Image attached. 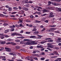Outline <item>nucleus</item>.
<instances>
[{"label": "nucleus", "mask_w": 61, "mask_h": 61, "mask_svg": "<svg viewBox=\"0 0 61 61\" xmlns=\"http://www.w3.org/2000/svg\"><path fill=\"white\" fill-rule=\"evenodd\" d=\"M49 22V21L48 20H46L45 21V22L46 23H48Z\"/></svg>", "instance_id": "49530a36"}, {"label": "nucleus", "mask_w": 61, "mask_h": 61, "mask_svg": "<svg viewBox=\"0 0 61 61\" xmlns=\"http://www.w3.org/2000/svg\"><path fill=\"white\" fill-rule=\"evenodd\" d=\"M55 33H59L60 32L58 31H54Z\"/></svg>", "instance_id": "4c0bfd02"}, {"label": "nucleus", "mask_w": 61, "mask_h": 61, "mask_svg": "<svg viewBox=\"0 0 61 61\" xmlns=\"http://www.w3.org/2000/svg\"><path fill=\"white\" fill-rule=\"evenodd\" d=\"M5 7H6V8H9V6L8 5H6L5 6Z\"/></svg>", "instance_id": "603ef678"}, {"label": "nucleus", "mask_w": 61, "mask_h": 61, "mask_svg": "<svg viewBox=\"0 0 61 61\" xmlns=\"http://www.w3.org/2000/svg\"><path fill=\"white\" fill-rule=\"evenodd\" d=\"M16 13H17V12H12V14H16Z\"/></svg>", "instance_id": "3c124183"}, {"label": "nucleus", "mask_w": 61, "mask_h": 61, "mask_svg": "<svg viewBox=\"0 0 61 61\" xmlns=\"http://www.w3.org/2000/svg\"><path fill=\"white\" fill-rule=\"evenodd\" d=\"M25 21L26 22H31V21L30 20H25Z\"/></svg>", "instance_id": "de8ad7c7"}, {"label": "nucleus", "mask_w": 61, "mask_h": 61, "mask_svg": "<svg viewBox=\"0 0 61 61\" xmlns=\"http://www.w3.org/2000/svg\"><path fill=\"white\" fill-rule=\"evenodd\" d=\"M28 39H24L23 40L24 41H27Z\"/></svg>", "instance_id": "680f3d73"}, {"label": "nucleus", "mask_w": 61, "mask_h": 61, "mask_svg": "<svg viewBox=\"0 0 61 61\" xmlns=\"http://www.w3.org/2000/svg\"><path fill=\"white\" fill-rule=\"evenodd\" d=\"M47 46H48V47H51V43H48L47 44Z\"/></svg>", "instance_id": "4468645a"}, {"label": "nucleus", "mask_w": 61, "mask_h": 61, "mask_svg": "<svg viewBox=\"0 0 61 61\" xmlns=\"http://www.w3.org/2000/svg\"><path fill=\"white\" fill-rule=\"evenodd\" d=\"M18 9L19 10H22V7L20 6H19L18 7Z\"/></svg>", "instance_id": "2f4dec72"}, {"label": "nucleus", "mask_w": 61, "mask_h": 61, "mask_svg": "<svg viewBox=\"0 0 61 61\" xmlns=\"http://www.w3.org/2000/svg\"><path fill=\"white\" fill-rule=\"evenodd\" d=\"M15 41L16 42H20V40H15Z\"/></svg>", "instance_id": "4be33fe9"}, {"label": "nucleus", "mask_w": 61, "mask_h": 61, "mask_svg": "<svg viewBox=\"0 0 61 61\" xmlns=\"http://www.w3.org/2000/svg\"><path fill=\"white\" fill-rule=\"evenodd\" d=\"M20 51H24V52H25V50L24 49H22L20 50Z\"/></svg>", "instance_id": "5fc2aeb1"}, {"label": "nucleus", "mask_w": 61, "mask_h": 61, "mask_svg": "<svg viewBox=\"0 0 61 61\" xmlns=\"http://www.w3.org/2000/svg\"><path fill=\"white\" fill-rule=\"evenodd\" d=\"M57 59H58V60H59V61H61V58H58Z\"/></svg>", "instance_id": "bf43d9fd"}, {"label": "nucleus", "mask_w": 61, "mask_h": 61, "mask_svg": "<svg viewBox=\"0 0 61 61\" xmlns=\"http://www.w3.org/2000/svg\"><path fill=\"white\" fill-rule=\"evenodd\" d=\"M36 30H37V29L36 28H33V29L32 30V31H36Z\"/></svg>", "instance_id": "6ab92c4d"}, {"label": "nucleus", "mask_w": 61, "mask_h": 61, "mask_svg": "<svg viewBox=\"0 0 61 61\" xmlns=\"http://www.w3.org/2000/svg\"><path fill=\"white\" fill-rule=\"evenodd\" d=\"M54 53H51L49 54V55L50 56H53V55H54Z\"/></svg>", "instance_id": "a18cd8bd"}, {"label": "nucleus", "mask_w": 61, "mask_h": 61, "mask_svg": "<svg viewBox=\"0 0 61 61\" xmlns=\"http://www.w3.org/2000/svg\"><path fill=\"white\" fill-rule=\"evenodd\" d=\"M38 33H39V32L37 31H36L34 32V34H38Z\"/></svg>", "instance_id": "412c9836"}, {"label": "nucleus", "mask_w": 61, "mask_h": 61, "mask_svg": "<svg viewBox=\"0 0 61 61\" xmlns=\"http://www.w3.org/2000/svg\"><path fill=\"white\" fill-rule=\"evenodd\" d=\"M53 5H55V6H56L57 5H58V4L54 3L53 4Z\"/></svg>", "instance_id": "a878e982"}, {"label": "nucleus", "mask_w": 61, "mask_h": 61, "mask_svg": "<svg viewBox=\"0 0 61 61\" xmlns=\"http://www.w3.org/2000/svg\"><path fill=\"white\" fill-rule=\"evenodd\" d=\"M15 27V26L14 25H13V26H10V27L11 28H13L14 27Z\"/></svg>", "instance_id": "2eb2a0df"}, {"label": "nucleus", "mask_w": 61, "mask_h": 61, "mask_svg": "<svg viewBox=\"0 0 61 61\" xmlns=\"http://www.w3.org/2000/svg\"><path fill=\"white\" fill-rule=\"evenodd\" d=\"M8 25V24L7 23H4V24L3 25L4 26H6V25Z\"/></svg>", "instance_id": "e433bc0d"}, {"label": "nucleus", "mask_w": 61, "mask_h": 61, "mask_svg": "<svg viewBox=\"0 0 61 61\" xmlns=\"http://www.w3.org/2000/svg\"><path fill=\"white\" fill-rule=\"evenodd\" d=\"M15 48L16 50H18V49H20V46H15Z\"/></svg>", "instance_id": "39448f33"}, {"label": "nucleus", "mask_w": 61, "mask_h": 61, "mask_svg": "<svg viewBox=\"0 0 61 61\" xmlns=\"http://www.w3.org/2000/svg\"><path fill=\"white\" fill-rule=\"evenodd\" d=\"M1 39H4L5 38V36L2 35L0 36Z\"/></svg>", "instance_id": "ddd939ff"}, {"label": "nucleus", "mask_w": 61, "mask_h": 61, "mask_svg": "<svg viewBox=\"0 0 61 61\" xmlns=\"http://www.w3.org/2000/svg\"><path fill=\"white\" fill-rule=\"evenodd\" d=\"M11 44L12 45H16V43L12 42H11Z\"/></svg>", "instance_id": "c9c22d12"}, {"label": "nucleus", "mask_w": 61, "mask_h": 61, "mask_svg": "<svg viewBox=\"0 0 61 61\" xmlns=\"http://www.w3.org/2000/svg\"><path fill=\"white\" fill-rule=\"evenodd\" d=\"M23 32H24V31L23 30H21L20 32V33H23Z\"/></svg>", "instance_id": "052dcab7"}, {"label": "nucleus", "mask_w": 61, "mask_h": 61, "mask_svg": "<svg viewBox=\"0 0 61 61\" xmlns=\"http://www.w3.org/2000/svg\"><path fill=\"white\" fill-rule=\"evenodd\" d=\"M20 44H24V43L23 41H22L20 42Z\"/></svg>", "instance_id": "7c9ffc66"}, {"label": "nucleus", "mask_w": 61, "mask_h": 61, "mask_svg": "<svg viewBox=\"0 0 61 61\" xmlns=\"http://www.w3.org/2000/svg\"><path fill=\"white\" fill-rule=\"evenodd\" d=\"M11 17H14L15 18V16H14V15H12L11 16Z\"/></svg>", "instance_id": "69168bd1"}, {"label": "nucleus", "mask_w": 61, "mask_h": 61, "mask_svg": "<svg viewBox=\"0 0 61 61\" xmlns=\"http://www.w3.org/2000/svg\"><path fill=\"white\" fill-rule=\"evenodd\" d=\"M30 33H31L30 32H27L25 33L26 34H30Z\"/></svg>", "instance_id": "473e14b6"}, {"label": "nucleus", "mask_w": 61, "mask_h": 61, "mask_svg": "<svg viewBox=\"0 0 61 61\" xmlns=\"http://www.w3.org/2000/svg\"><path fill=\"white\" fill-rule=\"evenodd\" d=\"M37 47H38V48H41L43 47L42 46H37Z\"/></svg>", "instance_id": "c756f323"}, {"label": "nucleus", "mask_w": 61, "mask_h": 61, "mask_svg": "<svg viewBox=\"0 0 61 61\" xmlns=\"http://www.w3.org/2000/svg\"><path fill=\"white\" fill-rule=\"evenodd\" d=\"M52 31V29H51V28L50 29L48 30H47V31L48 32H51Z\"/></svg>", "instance_id": "393cba45"}, {"label": "nucleus", "mask_w": 61, "mask_h": 61, "mask_svg": "<svg viewBox=\"0 0 61 61\" xmlns=\"http://www.w3.org/2000/svg\"><path fill=\"white\" fill-rule=\"evenodd\" d=\"M55 46L53 45H51V48H55Z\"/></svg>", "instance_id": "f3484780"}, {"label": "nucleus", "mask_w": 61, "mask_h": 61, "mask_svg": "<svg viewBox=\"0 0 61 61\" xmlns=\"http://www.w3.org/2000/svg\"><path fill=\"white\" fill-rule=\"evenodd\" d=\"M55 54H58V53H57V51H55L54 52Z\"/></svg>", "instance_id": "338daca9"}, {"label": "nucleus", "mask_w": 61, "mask_h": 61, "mask_svg": "<svg viewBox=\"0 0 61 61\" xmlns=\"http://www.w3.org/2000/svg\"><path fill=\"white\" fill-rule=\"evenodd\" d=\"M54 47H55L54 48L56 49H59V48L58 47L56 46Z\"/></svg>", "instance_id": "37998d69"}, {"label": "nucleus", "mask_w": 61, "mask_h": 61, "mask_svg": "<svg viewBox=\"0 0 61 61\" xmlns=\"http://www.w3.org/2000/svg\"><path fill=\"white\" fill-rule=\"evenodd\" d=\"M57 10H58L59 11H60L61 12V8H57Z\"/></svg>", "instance_id": "bb28decb"}, {"label": "nucleus", "mask_w": 61, "mask_h": 61, "mask_svg": "<svg viewBox=\"0 0 61 61\" xmlns=\"http://www.w3.org/2000/svg\"><path fill=\"white\" fill-rule=\"evenodd\" d=\"M19 25L20 27H22V26H23V25H22V23L20 24Z\"/></svg>", "instance_id": "6e6d98bb"}, {"label": "nucleus", "mask_w": 61, "mask_h": 61, "mask_svg": "<svg viewBox=\"0 0 61 61\" xmlns=\"http://www.w3.org/2000/svg\"><path fill=\"white\" fill-rule=\"evenodd\" d=\"M51 29L52 30H55L56 29V28H51Z\"/></svg>", "instance_id": "f704fd0d"}, {"label": "nucleus", "mask_w": 61, "mask_h": 61, "mask_svg": "<svg viewBox=\"0 0 61 61\" xmlns=\"http://www.w3.org/2000/svg\"><path fill=\"white\" fill-rule=\"evenodd\" d=\"M30 44L31 42H27L26 43H25V44L26 45H30Z\"/></svg>", "instance_id": "f8f14e48"}, {"label": "nucleus", "mask_w": 61, "mask_h": 61, "mask_svg": "<svg viewBox=\"0 0 61 61\" xmlns=\"http://www.w3.org/2000/svg\"><path fill=\"white\" fill-rule=\"evenodd\" d=\"M13 9L15 10H17L18 9V8L16 7H14L13 8Z\"/></svg>", "instance_id": "72a5a7b5"}, {"label": "nucleus", "mask_w": 61, "mask_h": 61, "mask_svg": "<svg viewBox=\"0 0 61 61\" xmlns=\"http://www.w3.org/2000/svg\"><path fill=\"white\" fill-rule=\"evenodd\" d=\"M9 55H13V53L10 52L9 53Z\"/></svg>", "instance_id": "09e8293b"}, {"label": "nucleus", "mask_w": 61, "mask_h": 61, "mask_svg": "<svg viewBox=\"0 0 61 61\" xmlns=\"http://www.w3.org/2000/svg\"><path fill=\"white\" fill-rule=\"evenodd\" d=\"M40 59L41 60H44L45 59L44 58H41Z\"/></svg>", "instance_id": "c03bdc74"}, {"label": "nucleus", "mask_w": 61, "mask_h": 61, "mask_svg": "<svg viewBox=\"0 0 61 61\" xmlns=\"http://www.w3.org/2000/svg\"><path fill=\"white\" fill-rule=\"evenodd\" d=\"M22 9L25 11H28V9L27 8L23 7L22 8Z\"/></svg>", "instance_id": "1a4fd4ad"}, {"label": "nucleus", "mask_w": 61, "mask_h": 61, "mask_svg": "<svg viewBox=\"0 0 61 61\" xmlns=\"http://www.w3.org/2000/svg\"><path fill=\"white\" fill-rule=\"evenodd\" d=\"M30 18H33L34 17V16L33 15H31L30 16Z\"/></svg>", "instance_id": "864d4df0"}, {"label": "nucleus", "mask_w": 61, "mask_h": 61, "mask_svg": "<svg viewBox=\"0 0 61 61\" xmlns=\"http://www.w3.org/2000/svg\"><path fill=\"white\" fill-rule=\"evenodd\" d=\"M47 49H48V50H50V51H52V50L50 49L49 48H47Z\"/></svg>", "instance_id": "79ce46f5"}, {"label": "nucleus", "mask_w": 61, "mask_h": 61, "mask_svg": "<svg viewBox=\"0 0 61 61\" xmlns=\"http://www.w3.org/2000/svg\"><path fill=\"white\" fill-rule=\"evenodd\" d=\"M20 14V15H22L24 13V11L23 10H21L19 12Z\"/></svg>", "instance_id": "423d86ee"}, {"label": "nucleus", "mask_w": 61, "mask_h": 61, "mask_svg": "<svg viewBox=\"0 0 61 61\" xmlns=\"http://www.w3.org/2000/svg\"><path fill=\"white\" fill-rule=\"evenodd\" d=\"M27 41H28L29 42H31V41L30 40L28 39L27 40Z\"/></svg>", "instance_id": "e2e57ef3"}, {"label": "nucleus", "mask_w": 61, "mask_h": 61, "mask_svg": "<svg viewBox=\"0 0 61 61\" xmlns=\"http://www.w3.org/2000/svg\"><path fill=\"white\" fill-rule=\"evenodd\" d=\"M48 4L50 6V5L51 4H52V2H51L49 1L48 2Z\"/></svg>", "instance_id": "dca6fc26"}, {"label": "nucleus", "mask_w": 61, "mask_h": 61, "mask_svg": "<svg viewBox=\"0 0 61 61\" xmlns=\"http://www.w3.org/2000/svg\"><path fill=\"white\" fill-rule=\"evenodd\" d=\"M45 20H46V18H44V17L42 18V21H45Z\"/></svg>", "instance_id": "c85d7f7f"}, {"label": "nucleus", "mask_w": 61, "mask_h": 61, "mask_svg": "<svg viewBox=\"0 0 61 61\" xmlns=\"http://www.w3.org/2000/svg\"><path fill=\"white\" fill-rule=\"evenodd\" d=\"M5 41H2L0 43L2 45H4V44H5Z\"/></svg>", "instance_id": "5701e85b"}, {"label": "nucleus", "mask_w": 61, "mask_h": 61, "mask_svg": "<svg viewBox=\"0 0 61 61\" xmlns=\"http://www.w3.org/2000/svg\"><path fill=\"white\" fill-rule=\"evenodd\" d=\"M33 1H30L28 3H30V4H32V3H33Z\"/></svg>", "instance_id": "8fccbe9b"}, {"label": "nucleus", "mask_w": 61, "mask_h": 61, "mask_svg": "<svg viewBox=\"0 0 61 61\" xmlns=\"http://www.w3.org/2000/svg\"><path fill=\"white\" fill-rule=\"evenodd\" d=\"M9 32V30H5V33H8V32Z\"/></svg>", "instance_id": "a211bd4d"}, {"label": "nucleus", "mask_w": 61, "mask_h": 61, "mask_svg": "<svg viewBox=\"0 0 61 61\" xmlns=\"http://www.w3.org/2000/svg\"><path fill=\"white\" fill-rule=\"evenodd\" d=\"M5 49L6 50V51L7 52H10L11 51V49L6 47H5Z\"/></svg>", "instance_id": "20e7f679"}, {"label": "nucleus", "mask_w": 61, "mask_h": 61, "mask_svg": "<svg viewBox=\"0 0 61 61\" xmlns=\"http://www.w3.org/2000/svg\"><path fill=\"white\" fill-rule=\"evenodd\" d=\"M33 25L32 24H30L29 25H28V26H29V27H33Z\"/></svg>", "instance_id": "cd10ccee"}, {"label": "nucleus", "mask_w": 61, "mask_h": 61, "mask_svg": "<svg viewBox=\"0 0 61 61\" xmlns=\"http://www.w3.org/2000/svg\"><path fill=\"white\" fill-rule=\"evenodd\" d=\"M47 9H50L51 10H54V7H48L47 8Z\"/></svg>", "instance_id": "6e6552de"}, {"label": "nucleus", "mask_w": 61, "mask_h": 61, "mask_svg": "<svg viewBox=\"0 0 61 61\" xmlns=\"http://www.w3.org/2000/svg\"><path fill=\"white\" fill-rule=\"evenodd\" d=\"M45 43V42L44 41H42L41 43V44H44V43Z\"/></svg>", "instance_id": "4d7b16f0"}, {"label": "nucleus", "mask_w": 61, "mask_h": 61, "mask_svg": "<svg viewBox=\"0 0 61 61\" xmlns=\"http://www.w3.org/2000/svg\"><path fill=\"white\" fill-rule=\"evenodd\" d=\"M12 8H11L10 7L9 8L8 10L9 11H12Z\"/></svg>", "instance_id": "aec40b11"}, {"label": "nucleus", "mask_w": 61, "mask_h": 61, "mask_svg": "<svg viewBox=\"0 0 61 61\" xmlns=\"http://www.w3.org/2000/svg\"><path fill=\"white\" fill-rule=\"evenodd\" d=\"M53 13L51 12L50 13L49 15V17H54V15H53Z\"/></svg>", "instance_id": "f03ea898"}, {"label": "nucleus", "mask_w": 61, "mask_h": 61, "mask_svg": "<svg viewBox=\"0 0 61 61\" xmlns=\"http://www.w3.org/2000/svg\"><path fill=\"white\" fill-rule=\"evenodd\" d=\"M30 38H36V37L34 36H32L30 37Z\"/></svg>", "instance_id": "9b49d317"}, {"label": "nucleus", "mask_w": 61, "mask_h": 61, "mask_svg": "<svg viewBox=\"0 0 61 61\" xmlns=\"http://www.w3.org/2000/svg\"><path fill=\"white\" fill-rule=\"evenodd\" d=\"M15 35H17L18 36H22V35L20 33H14L11 34V36H14Z\"/></svg>", "instance_id": "f257e3e1"}, {"label": "nucleus", "mask_w": 61, "mask_h": 61, "mask_svg": "<svg viewBox=\"0 0 61 61\" xmlns=\"http://www.w3.org/2000/svg\"><path fill=\"white\" fill-rule=\"evenodd\" d=\"M19 20L20 23H23V20H22L21 19H19Z\"/></svg>", "instance_id": "b1692460"}, {"label": "nucleus", "mask_w": 61, "mask_h": 61, "mask_svg": "<svg viewBox=\"0 0 61 61\" xmlns=\"http://www.w3.org/2000/svg\"><path fill=\"white\" fill-rule=\"evenodd\" d=\"M49 10L48 9H44L43 10V13H45L46 12H49Z\"/></svg>", "instance_id": "0eeeda50"}, {"label": "nucleus", "mask_w": 61, "mask_h": 61, "mask_svg": "<svg viewBox=\"0 0 61 61\" xmlns=\"http://www.w3.org/2000/svg\"><path fill=\"white\" fill-rule=\"evenodd\" d=\"M11 44V43L10 42H7V43H6V44H7V45Z\"/></svg>", "instance_id": "13d9d810"}, {"label": "nucleus", "mask_w": 61, "mask_h": 61, "mask_svg": "<svg viewBox=\"0 0 61 61\" xmlns=\"http://www.w3.org/2000/svg\"><path fill=\"white\" fill-rule=\"evenodd\" d=\"M22 3L23 4H27L28 3V0H23L22 1Z\"/></svg>", "instance_id": "7ed1b4c3"}, {"label": "nucleus", "mask_w": 61, "mask_h": 61, "mask_svg": "<svg viewBox=\"0 0 61 61\" xmlns=\"http://www.w3.org/2000/svg\"><path fill=\"white\" fill-rule=\"evenodd\" d=\"M4 49V48L3 47H1V49H0V51H2Z\"/></svg>", "instance_id": "ea45409f"}, {"label": "nucleus", "mask_w": 61, "mask_h": 61, "mask_svg": "<svg viewBox=\"0 0 61 61\" xmlns=\"http://www.w3.org/2000/svg\"><path fill=\"white\" fill-rule=\"evenodd\" d=\"M35 22L36 23H40L41 21L39 20H36L35 21Z\"/></svg>", "instance_id": "58836bf2"}, {"label": "nucleus", "mask_w": 61, "mask_h": 61, "mask_svg": "<svg viewBox=\"0 0 61 61\" xmlns=\"http://www.w3.org/2000/svg\"><path fill=\"white\" fill-rule=\"evenodd\" d=\"M33 53L34 54H35V53H36V51H34L33 52Z\"/></svg>", "instance_id": "0e129e2a"}, {"label": "nucleus", "mask_w": 61, "mask_h": 61, "mask_svg": "<svg viewBox=\"0 0 61 61\" xmlns=\"http://www.w3.org/2000/svg\"><path fill=\"white\" fill-rule=\"evenodd\" d=\"M7 41H11V39H8L7 40Z\"/></svg>", "instance_id": "774afa93"}, {"label": "nucleus", "mask_w": 61, "mask_h": 61, "mask_svg": "<svg viewBox=\"0 0 61 61\" xmlns=\"http://www.w3.org/2000/svg\"><path fill=\"white\" fill-rule=\"evenodd\" d=\"M51 39V38H46L45 39V40H49V39Z\"/></svg>", "instance_id": "a19ab883"}, {"label": "nucleus", "mask_w": 61, "mask_h": 61, "mask_svg": "<svg viewBox=\"0 0 61 61\" xmlns=\"http://www.w3.org/2000/svg\"><path fill=\"white\" fill-rule=\"evenodd\" d=\"M32 44L33 45H36L37 44V43L35 41H33L32 42Z\"/></svg>", "instance_id": "9d476101"}]
</instances>
